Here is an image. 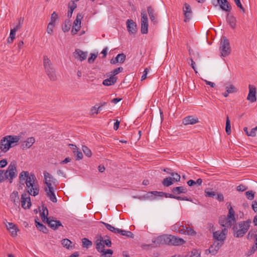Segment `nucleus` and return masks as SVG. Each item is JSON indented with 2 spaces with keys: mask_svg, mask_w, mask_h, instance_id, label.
<instances>
[{
  "mask_svg": "<svg viewBox=\"0 0 257 257\" xmlns=\"http://www.w3.org/2000/svg\"><path fill=\"white\" fill-rule=\"evenodd\" d=\"M19 182L26 184V189L28 195L36 196L39 194L40 186L35 175L33 173L23 171L19 175Z\"/></svg>",
  "mask_w": 257,
  "mask_h": 257,
  "instance_id": "f257e3e1",
  "label": "nucleus"
},
{
  "mask_svg": "<svg viewBox=\"0 0 257 257\" xmlns=\"http://www.w3.org/2000/svg\"><path fill=\"white\" fill-rule=\"evenodd\" d=\"M17 163L15 161L11 162L7 169L0 170V184L8 180L10 184L17 176Z\"/></svg>",
  "mask_w": 257,
  "mask_h": 257,
  "instance_id": "f03ea898",
  "label": "nucleus"
},
{
  "mask_svg": "<svg viewBox=\"0 0 257 257\" xmlns=\"http://www.w3.org/2000/svg\"><path fill=\"white\" fill-rule=\"evenodd\" d=\"M251 222V220L248 219L233 224L232 227L233 236L236 238L243 237L249 229Z\"/></svg>",
  "mask_w": 257,
  "mask_h": 257,
  "instance_id": "7ed1b4c3",
  "label": "nucleus"
},
{
  "mask_svg": "<svg viewBox=\"0 0 257 257\" xmlns=\"http://www.w3.org/2000/svg\"><path fill=\"white\" fill-rule=\"evenodd\" d=\"M21 139L19 136H7L4 137L1 141L0 149L3 153L7 152L9 150L14 146L13 144L18 143Z\"/></svg>",
  "mask_w": 257,
  "mask_h": 257,
  "instance_id": "20e7f679",
  "label": "nucleus"
},
{
  "mask_svg": "<svg viewBox=\"0 0 257 257\" xmlns=\"http://www.w3.org/2000/svg\"><path fill=\"white\" fill-rule=\"evenodd\" d=\"M95 243L96 244V248L97 250L104 248V245L108 247H111V241L108 236H105L103 237L101 235H97L96 236Z\"/></svg>",
  "mask_w": 257,
  "mask_h": 257,
  "instance_id": "39448f33",
  "label": "nucleus"
},
{
  "mask_svg": "<svg viewBox=\"0 0 257 257\" xmlns=\"http://www.w3.org/2000/svg\"><path fill=\"white\" fill-rule=\"evenodd\" d=\"M220 50L221 56L226 57L229 55L231 52V49L229 40L226 37H223L220 43Z\"/></svg>",
  "mask_w": 257,
  "mask_h": 257,
  "instance_id": "423d86ee",
  "label": "nucleus"
},
{
  "mask_svg": "<svg viewBox=\"0 0 257 257\" xmlns=\"http://www.w3.org/2000/svg\"><path fill=\"white\" fill-rule=\"evenodd\" d=\"M167 244L171 245H181L185 243V241L178 236L172 235H167Z\"/></svg>",
  "mask_w": 257,
  "mask_h": 257,
  "instance_id": "0eeeda50",
  "label": "nucleus"
},
{
  "mask_svg": "<svg viewBox=\"0 0 257 257\" xmlns=\"http://www.w3.org/2000/svg\"><path fill=\"white\" fill-rule=\"evenodd\" d=\"M228 213L227 215L226 216V221L225 222L227 224V227H231L233 223H235L236 221V218L235 217V212L233 210L232 207L230 205H229L228 207Z\"/></svg>",
  "mask_w": 257,
  "mask_h": 257,
  "instance_id": "6e6552de",
  "label": "nucleus"
},
{
  "mask_svg": "<svg viewBox=\"0 0 257 257\" xmlns=\"http://www.w3.org/2000/svg\"><path fill=\"white\" fill-rule=\"evenodd\" d=\"M212 3L215 6L219 5L224 11L229 12L231 10V7L227 0H212Z\"/></svg>",
  "mask_w": 257,
  "mask_h": 257,
  "instance_id": "1a4fd4ad",
  "label": "nucleus"
},
{
  "mask_svg": "<svg viewBox=\"0 0 257 257\" xmlns=\"http://www.w3.org/2000/svg\"><path fill=\"white\" fill-rule=\"evenodd\" d=\"M148 18L145 11L141 12V32L142 34H147L148 32Z\"/></svg>",
  "mask_w": 257,
  "mask_h": 257,
  "instance_id": "9d476101",
  "label": "nucleus"
},
{
  "mask_svg": "<svg viewBox=\"0 0 257 257\" xmlns=\"http://www.w3.org/2000/svg\"><path fill=\"white\" fill-rule=\"evenodd\" d=\"M21 202L22 207L25 209H29L31 206V201L30 195L27 193H23L21 195Z\"/></svg>",
  "mask_w": 257,
  "mask_h": 257,
  "instance_id": "9b49d317",
  "label": "nucleus"
},
{
  "mask_svg": "<svg viewBox=\"0 0 257 257\" xmlns=\"http://www.w3.org/2000/svg\"><path fill=\"white\" fill-rule=\"evenodd\" d=\"M227 233V229L224 228L221 231H216L213 232V237L216 239L217 241H224L226 238V234Z\"/></svg>",
  "mask_w": 257,
  "mask_h": 257,
  "instance_id": "f8f14e48",
  "label": "nucleus"
},
{
  "mask_svg": "<svg viewBox=\"0 0 257 257\" xmlns=\"http://www.w3.org/2000/svg\"><path fill=\"white\" fill-rule=\"evenodd\" d=\"M44 176L45 178V183L47 185L46 188L54 187L53 186V184L55 185L56 182V179L46 171L44 172Z\"/></svg>",
  "mask_w": 257,
  "mask_h": 257,
  "instance_id": "ddd939ff",
  "label": "nucleus"
},
{
  "mask_svg": "<svg viewBox=\"0 0 257 257\" xmlns=\"http://www.w3.org/2000/svg\"><path fill=\"white\" fill-rule=\"evenodd\" d=\"M249 93L247 97V99L251 102H254L256 101V88L251 85H249Z\"/></svg>",
  "mask_w": 257,
  "mask_h": 257,
  "instance_id": "4468645a",
  "label": "nucleus"
},
{
  "mask_svg": "<svg viewBox=\"0 0 257 257\" xmlns=\"http://www.w3.org/2000/svg\"><path fill=\"white\" fill-rule=\"evenodd\" d=\"M127 29L130 34L135 35L137 31V26L136 24L131 19L126 21Z\"/></svg>",
  "mask_w": 257,
  "mask_h": 257,
  "instance_id": "2eb2a0df",
  "label": "nucleus"
},
{
  "mask_svg": "<svg viewBox=\"0 0 257 257\" xmlns=\"http://www.w3.org/2000/svg\"><path fill=\"white\" fill-rule=\"evenodd\" d=\"M46 223L53 230H56L58 229L59 227L63 226L60 220H54L51 218H47Z\"/></svg>",
  "mask_w": 257,
  "mask_h": 257,
  "instance_id": "dca6fc26",
  "label": "nucleus"
},
{
  "mask_svg": "<svg viewBox=\"0 0 257 257\" xmlns=\"http://www.w3.org/2000/svg\"><path fill=\"white\" fill-rule=\"evenodd\" d=\"M43 66L46 73L55 69L51 60L47 56L43 57Z\"/></svg>",
  "mask_w": 257,
  "mask_h": 257,
  "instance_id": "f3484780",
  "label": "nucleus"
},
{
  "mask_svg": "<svg viewBox=\"0 0 257 257\" xmlns=\"http://www.w3.org/2000/svg\"><path fill=\"white\" fill-rule=\"evenodd\" d=\"M74 56L76 59L82 61L86 59L87 52H83L79 49H76L74 53Z\"/></svg>",
  "mask_w": 257,
  "mask_h": 257,
  "instance_id": "a211bd4d",
  "label": "nucleus"
},
{
  "mask_svg": "<svg viewBox=\"0 0 257 257\" xmlns=\"http://www.w3.org/2000/svg\"><path fill=\"white\" fill-rule=\"evenodd\" d=\"M147 12L152 22L157 24L158 23L157 14L155 10L151 6H149L147 8Z\"/></svg>",
  "mask_w": 257,
  "mask_h": 257,
  "instance_id": "6ab92c4d",
  "label": "nucleus"
},
{
  "mask_svg": "<svg viewBox=\"0 0 257 257\" xmlns=\"http://www.w3.org/2000/svg\"><path fill=\"white\" fill-rule=\"evenodd\" d=\"M164 197H165L166 198H173L177 199L178 200H186L190 202H193V200L191 198H187V197L184 196H176L174 195L173 193L170 194L168 193L164 192Z\"/></svg>",
  "mask_w": 257,
  "mask_h": 257,
  "instance_id": "aec40b11",
  "label": "nucleus"
},
{
  "mask_svg": "<svg viewBox=\"0 0 257 257\" xmlns=\"http://www.w3.org/2000/svg\"><path fill=\"white\" fill-rule=\"evenodd\" d=\"M198 118L192 115L186 116L183 119V123L185 125L194 124L198 123Z\"/></svg>",
  "mask_w": 257,
  "mask_h": 257,
  "instance_id": "412c9836",
  "label": "nucleus"
},
{
  "mask_svg": "<svg viewBox=\"0 0 257 257\" xmlns=\"http://www.w3.org/2000/svg\"><path fill=\"white\" fill-rule=\"evenodd\" d=\"M45 191L46 192L47 197L54 203L57 202V198L54 192V187L45 188Z\"/></svg>",
  "mask_w": 257,
  "mask_h": 257,
  "instance_id": "4be33fe9",
  "label": "nucleus"
},
{
  "mask_svg": "<svg viewBox=\"0 0 257 257\" xmlns=\"http://www.w3.org/2000/svg\"><path fill=\"white\" fill-rule=\"evenodd\" d=\"M184 6L185 8L183 9V12L185 19L184 21L185 22H187L191 18L192 11L189 5H188L187 3H185L184 4Z\"/></svg>",
  "mask_w": 257,
  "mask_h": 257,
  "instance_id": "5701e85b",
  "label": "nucleus"
},
{
  "mask_svg": "<svg viewBox=\"0 0 257 257\" xmlns=\"http://www.w3.org/2000/svg\"><path fill=\"white\" fill-rule=\"evenodd\" d=\"M35 142V139L34 137L28 138L26 141L23 142L21 145V148L26 150L30 148Z\"/></svg>",
  "mask_w": 257,
  "mask_h": 257,
  "instance_id": "b1692460",
  "label": "nucleus"
},
{
  "mask_svg": "<svg viewBox=\"0 0 257 257\" xmlns=\"http://www.w3.org/2000/svg\"><path fill=\"white\" fill-rule=\"evenodd\" d=\"M171 191L174 195L178 196L179 195L182 193H187L188 190L186 188L183 186H178L172 188Z\"/></svg>",
  "mask_w": 257,
  "mask_h": 257,
  "instance_id": "393cba45",
  "label": "nucleus"
},
{
  "mask_svg": "<svg viewBox=\"0 0 257 257\" xmlns=\"http://www.w3.org/2000/svg\"><path fill=\"white\" fill-rule=\"evenodd\" d=\"M10 199L15 206H19L20 204V199L18 191H14L10 195Z\"/></svg>",
  "mask_w": 257,
  "mask_h": 257,
  "instance_id": "a878e982",
  "label": "nucleus"
},
{
  "mask_svg": "<svg viewBox=\"0 0 257 257\" xmlns=\"http://www.w3.org/2000/svg\"><path fill=\"white\" fill-rule=\"evenodd\" d=\"M166 237L167 235H161L156 238L154 240H153L154 245L156 244L155 247L160 244H167Z\"/></svg>",
  "mask_w": 257,
  "mask_h": 257,
  "instance_id": "bb28decb",
  "label": "nucleus"
},
{
  "mask_svg": "<svg viewBox=\"0 0 257 257\" xmlns=\"http://www.w3.org/2000/svg\"><path fill=\"white\" fill-rule=\"evenodd\" d=\"M222 244L223 242H219L217 241H214L213 244L210 246L212 249V254H216Z\"/></svg>",
  "mask_w": 257,
  "mask_h": 257,
  "instance_id": "cd10ccee",
  "label": "nucleus"
},
{
  "mask_svg": "<svg viewBox=\"0 0 257 257\" xmlns=\"http://www.w3.org/2000/svg\"><path fill=\"white\" fill-rule=\"evenodd\" d=\"M117 77L110 75L109 78H107L103 81L102 84L105 86H110L113 85L116 82Z\"/></svg>",
  "mask_w": 257,
  "mask_h": 257,
  "instance_id": "c85d7f7f",
  "label": "nucleus"
},
{
  "mask_svg": "<svg viewBox=\"0 0 257 257\" xmlns=\"http://www.w3.org/2000/svg\"><path fill=\"white\" fill-rule=\"evenodd\" d=\"M227 21L229 24L230 27L232 29H235L236 27V18L231 14H228L227 16Z\"/></svg>",
  "mask_w": 257,
  "mask_h": 257,
  "instance_id": "c756f323",
  "label": "nucleus"
},
{
  "mask_svg": "<svg viewBox=\"0 0 257 257\" xmlns=\"http://www.w3.org/2000/svg\"><path fill=\"white\" fill-rule=\"evenodd\" d=\"M77 8V4L74 1H71L68 4L69 10L67 13V16L68 18L72 17L73 11Z\"/></svg>",
  "mask_w": 257,
  "mask_h": 257,
  "instance_id": "7c9ffc66",
  "label": "nucleus"
},
{
  "mask_svg": "<svg viewBox=\"0 0 257 257\" xmlns=\"http://www.w3.org/2000/svg\"><path fill=\"white\" fill-rule=\"evenodd\" d=\"M43 211L42 213H41L40 215L42 217L43 221L45 223H46L45 220L46 221V220H47V218H51L48 217V210L47 207L43 206Z\"/></svg>",
  "mask_w": 257,
  "mask_h": 257,
  "instance_id": "2f4dec72",
  "label": "nucleus"
},
{
  "mask_svg": "<svg viewBox=\"0 0 257 257\" xmlns=\"http://www.w3.org/2000/svg\"><path fill=\"white\" fill-rule=\"evenodd\" d=\"M48 75V77L51 81H56L57 79V75L56 73L55 69H53V70L50 71L47 73H46Z\"/></svg>",
  "mask_w": 257,
  "mask_h": 257,
  "instance_id": "473e14b6",
  "label": "nucleus"
},
{
  "mask_svg": "<svg viewBox=\"0 0 257 257\" xmlns=\"http://www.w3.org/2000/svg\"><path fill=\"white\" fill-rule=\"evenodd\" d=\"M173 184V180L172 177H167L162 181V184L166 187H169Z\"/></svg>",
  "mask_w": 257,
  "mask_h": 257,
  "instance_id": "72a5a7b5",
  "label": "nucleus"
},
{
  "mask_svg": "<svg viewBox=\"0 0 257 257\" xmlns=\"http://www.w3.org/2000/svg\"><path fill=\"white\" fill-rule=\"evenodd\" d=\"M225 131L226 134L228 135H229L231 134V125H230V121L229 119L228 116H226V125H225Z\"/></svg>",
  "mask_w": 257,
  "mask_h": 257,
  "instance_id": "f704fd0d",
  "label": "nucleus"
},
{
  "mask_svg": "<svg viewBox=\"0 0 257 257\" xmlns=\"http://www.w3.org/2000/svg\"><path fill=\"white\" fill-rule=\"evenodd\" d=\"M83 18V15L82 13H78L77 15L76 19L74 20L73 24L74 25H80L81 24V20Z\"/></svg>",
  "mask_w": 257,
  "mask_h": 257,
  "instance_id": "c9c22d12",
  "label": "nucleus"
},
{
  "mask_svg": "<svg viewBox=\"0 0 257 257\" xmlns=\"http://www.w3.org/2000/svg\"><path fill=\"white\" fill-rule=\"evenodd\" d=\"M98 251L100 252H102V254L101 255L100 257H106L105 256L106 254H110L112 255L113 254V250L110 249L105 250L104 248L101 249L99 250H97Z\"/></svg>",
  "mask_w": 257,
  "mask_h": 257,
  "instance_id": "e433bc0d",
  "label": "nucleus"
},
{
  "mask_svg": "<svg viewBox=\"0 0 257 257\" xmlns=\"http://www.w3.org/2000/svg\"><path fill=\"white\" fill-rule=\"evenodd\" d=\"M62 244L64 247H66V248L69 249L70 247H71L70 245L72 244V242L69 239L67 238H65L62 239Z\"/></svg>",
  "mask_w": 257,
  "mask_h": 257,
  "instance_id": "4c0bfd02",
  "label": "nucleus"
},
{
  "mask_svg": "<svg viewBox=\"0 0 257 257\" xmlns=\"http://www.w3.org/2000/svg\"><path fill=\"white\" fill-rule=\"evenodd\" d=\"M205 193L206 197L211 198H214L216 195V192L209 189H206Z\"/></svg>",
  "mask_w": 257,
  "mask_h": 257,
  "instance_id": "58836bf2",
  "label": "nucleus"
},
{
  "mask_svg": "<svg viewBox=\"0 0 257 257\" xmlns=\"http://www.w3.org/2000/svg\"><path fill=\"white\" fill-rule=\"evenodd\" d=\"M190 257H201V251L197 249H193L190 252Z\"/></svg>",
  "mask_w": 257,
  "mask_h": 257,
  "instance_id": "ea45409f",
  "label": "nucleus"
},
{
  "mask_svg": "<svg viewBox=\"0 0 257 257\" xmlns=\"http://www.w3.org/2000/svg\"><path fill=\"white\" fill-rule=\"evenodd\" d=\"M226 221V216H221L219 217V223L222 226L224 227V228H226L227 229V224L225 222Z\"/></svg>",
  "mask_w": 257,
  "mask_h": 257,
  "instance_id": "a19ab883",
  "label": "nucleus"
},
{
  "mask_svg": "<svg viewBox=\"0 0 257 257\" xmlns=\"http://www.w3.org/2000/svg\"><path fill=\"white\" fill-rule=\"evenodd\" d=\"M226 89L229 93H235L237 91L236 88L232 84H229L228 86H226Z\"/></svg>",
  "mask_w": 257,
  "mask_h": 257,
  "instance_id": "79ce46f5",
  "label": "nucleus"
},
{
  "mask_svg": "<svg viewBox=\"0 0 257 257\" xmlns=\"http://www.w3.org/2000/svg\"><path fill=\"white\" fill-rule=\"evenodd\" d=\"M82 149L85 155L90 157L92 155V153L91 150L86 146H82Z\"/></svg>",
  "mask_w": 257,
  "mask_h": 257,
  "instance_id": "37998d69",
  "label": "nucleus"
},
{
  "mask_svg": "<svg viewBox=\"0 0 257 257\" xmlns=\"http://www.w3.org/2000/svg\"><path fill=\"white\" fill-rule=\"evenodd\" d=\"M81 25H74L71 30V33L72 35H75L80 29Z\"/></svg>",
  "mask_w": 257,
  "mask_h": 257,
  "instance_id": "c03bdc74",
  "label": "nucleus"
},
{
  "mask_svg": "<svg viewBox=\"0 0 257 257\" xmlns=\"http://www.w3.org/2000/svg\"><path fill=\"white\" fill-rule=\"evenodd\" d=\"M82 241L83 246L87 248L92 244V242L86 238H83Z\"/></svg>",
  "mask_w": 257,
  "mask_h": 257,
  "instance_id": "a18cd8bd",
  "label": "nucleus"
},
{
  "mask_svg": "<svg viewBox=\"0 0 257 257\" xmlns=\"http://www.w3.org/2000/svg\"><path fill=\"white\" fill-rule=\"evenodd\" d=\"M55 26V24H52V23H49L48 25L47 28V32L49 34H52L53 32V28Z\"/></svg>",
  "mask_w": 257,
  "mask_h": 257,
  "instance_id": "49530a36",
  "label": "nucleus"
},
{
  "mask_svg": "<svg viewBox=\"0 0 257 257\" xmlns=\"http://www.w3.org/2000/svg\"><path fill=\"white\" fill-rule=\"evenodd\" d=\"M18 21V24L14 29H13V30L15 31L16 32L18 31L22 27V25L24 21V18H21L19 19Z\"/></svg>",
  "mask_w": 257,
  "mask_h": 257,
  "instance_id": "de8ad7c7",
  "label": "nucleus"
},
{
  "mask_svg": "<svg viewBox=\"0 0 257 257\" xmlns=\"http://www.w3.org/2000/svg\"><path fill=\"white\" fill-rule=\"evenodd\" d=\"M37 227L40 231H42L45 233H47L48 231L47 228L41 223L39 224V226Z\"/></svg>",
  "mask_w": 257,
  "mask_h": 257,
  "instance_id": "09e8293b",
  "label": "nucleus"
},
{
  "mask_svg": "<svg viewBox=\"0 0 257 257\" xmlns=\"http://www.w3.org/2000/svg\"><path fill=\"white\" fill-rule=\"evenodd\" d=\"M123 69L122 67H118L111 72V75L113 76V77H115V76L119 73L123 71Z\"/></svg>",
  "mask_w": 257,
  "mask_h": 257,
  "instance_id": "8fccbe9b",
  "label": "nucleus"
},
{
  "mask_svg": "<svg viewBox=\"0 0 257 257\" xmlns=\"http://www.w3.org/2000/svg\"><path fill=\"white\" fill-rule=\"evenodd\" d=\"M58 18L57 14L54 12L52 14L51 16V20L50 23H52V24H55V22Z\"/></svg>",
  "mask_w": 257,
  "mask_h": 257,
  "instance_id": "3c124183",
  "label": "nucleus"
},
{
  "mask_svg": "<svg viewBox=\"0 0 257 257\" xmlns=\"http://www.w3.org/2000/svg\"><path fill=\"white\" fill-rule=\"evenodd\" d=\"M118 59L119 60V63H122L124 62L126 59V56L123 53L119 54L117 55Z\"/></svg>",
  "mask_w": 257,
  "mask_h": 257,
  "instance_id": "603ef678",
  "label": "nucleus"
},
{
  "mask_svg": "<svg viewBox=\"0 0 257 257\" xmlns=\"http://www.w3.org/2000/svg\"><path fill=\"white\" fill-rule=\"evenodd\" d=\"M233 1H234V3H235V4L236 5L237 7L238 8H239L243 13H244L245 11L244 8L242 6L240 1V0H233Z\"/></svg>",
  "mask_w": 257,
  "mask_h": 257,
  "instance_id": "864d4df0",
  "label": "nucleus"
},
{
  "mask_svg": "<svg viewBox=\"0 0 257 257\" xmlns=\"http://www.w3.org/2000/svg\"><path fill=\"white\" fill-rule=\"evenodd\" d=\"M185 229L186 230V234L194 235L196 234V232L192 228H191L190 227H186V228H185Z\"/></svg>",
  "mask_w": 257,
  "mask_h": 257,
  "instance_id": "5fc2aeb1",
  "label": "nucleus"
},
{
  "mask_svg": "<svg viewBox=\"0 0 257 257\" xmlns=\"http://www.w3.org/2000/svg\"><path fill=\"white\" fill-rule=\"evenodd\" d=\"M10 233H11V235L13 236H16L17 235V232L18 231H19V229L18 228L17 226L16 225L15 227H13V229H11L9 230Z\"/></svg>",
  "mask_w": 257,
  "mask_h": 257,
  "instance_id": "6e6d98bb",
  "label": "nucleus"
},
{
  "mask_svg": "<svg viewBox=\"0 0 257 257\" xmlns=\"http://www.w3.org/2000/svg\"><path fill=\"white\" fill-rule=\"evenodd\" d=\"M245 193H246L247 198L249 200H252L253 199L254 195V193L252 191H247V192H246Z\"/></svg>",
  "mask_w": 257,
  "mask_h": 257,
  "instance_id": "4d7b16f0",
  "label": "nucleus"
},
{
  "mask_svg": "<svg viewBox=\"0 0 257 257\" xmlns=\"http://www.w3.org/2000/svg\"><path fill=\"white\" fill-rule=\"evenodd\" d=\"M101 223H103L105 225V226L106 227V228L107 229H108L109 230H110L111 232H114V229H115V227L114 226H112L110 224L107 223H105L104 222H101Z\"/></svg>",
  "mask_w": 257,
  "mask_h": 257,
  "instance_id": "13d9d810",
  "label": "nucleus"
},
{
  "mask_svg": "<svg viewBox=\"0 0 257 257\" xmlns=\"http://www.w3.org/2000/svg\"><path fill=\"white\" fill-rule=\"evenodd\" d=\"M123 232L121 233V235L124 236H126L127 237H130L131 238H134V234L130 231H125L123 230Z\"/></svg>",
  "mask_w": 257,
  "mask_h": 257,
  "instance_id": "bf43d9fd",
  "label": "nucleus"
},
{
  "mask_svg": "<svg viewBox=\"0 0 257 257\" xmlns=\"http://www.w3.org/2000/svg\"><path fill=\"white\" fill-rule=\"evenodd\" d=\"M149 193L154 195V196H160V197H164V192H158L157 191H151L149 192Z\"/></svg>",
  "mask_w": 257,
  "mask_h": 257,
  "instance_id": "052dcab7",
  "label": "nucleus"
},
{
  "mask_svg": "<svg viewBox=\"0 0 257 257\" xmlns=\"http://www.w3.org/2000/svg\"><path fill=\"white\" fill-rule=\"evenodd\" d=\"M70 25L68 23V24H66L65 22L64 26H63L62 30L64 32H68L70 29Z\"/></svg>",
  "mask_w": 257,
  "mask_h": 257,
  "instance_id": "680f3d73",
  "label": "nucleus"
},
{
  "mask_svg": "<svg viewBox=\"0 0 257 257\" xmlns=\"http://www.w3.org/2000/svg\"><path fill=\"white\" fill-rule=\"evenodd\" d=\"M174 175V176L172 178L173 181L178 182L180 180V175L178 174L177 173H175Z\"/></svg>",
  "mask_w": 257,
  "mask_h": 257,
  "instance_id": "e2e57ef3",
  "label": "nucleus"
},
{
  "mask_svg": "<svg viewBox=\"0 0 257 257\" xmlns=\"http://www.w3.org/2000/svg\"><path fill=\"white\" fill-rule=\"evenodd\" d=\"M247 189V187L245 186V185H239V186H238L236 188V190L238 191H244L245 190H246Z\"/></svg>",
  "mask_w": 257,
  "mask_h": 257,
  "instance_id": "0e129e2a",
  "label": "nucleus"
},
{
  "mask_svg": "<svg viewBox=\"0 0 257 257\" xmlns=\"http://www.w3.org/2000/svg\"><path fill=\"white\" fill-rule=\"evenodd\" d=\"M7 164L8 162L6 159H4L0 161V168H4L7 165Z\"/></svg>",
  "mask_w": 257,
  "mask_h": 257,
  "instance_id": "69168bd1",
  "label": "nucleus"
},
{
  "mask_svg": "<svg viewBox=\"0 0 257 257\" xmlns=\"http://www.w3.org/2000/svg\"><path fill=\"white\" fill-rule=\"evenodd\" d=\"M256 131H257V130L255 126L251 130V131L249 133L248 136H251L252 137H255L256 136Z\"/></svg>",
  "mask_w": 257,
  "mask_h": 257,
  "instance_id": "338daca9",
  "label": "nucleus"
},
{
  "mask_svg": "<svg viewBox=\"0 0 257 257\" xmlns=\"http://www.w3.org/2000/svg\"><path fill=\"white\" fill-rule=\"evenodd\" d=\"M257 249L256 248H254V246H252L251 249L246 253L245 255L248 256L253 253Z\"/></svg>",
  "mask_w": 257,
  "mask_h": 257,
  "instance_id": "774afa93",
  "label": "nucleus"
}]
</instances>
